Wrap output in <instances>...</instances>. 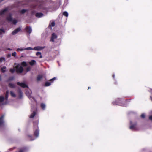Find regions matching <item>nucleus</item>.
Masks as SVG:
<instances>
[{
	"label": "nucleus",
	"mask_w": 152,
	"mask_h": 152,
	"mask_svg": "<svg viewBox=\"0 0 152 152\" xmlns=\"http://www.w3.org/2000/svg\"><path fill=\"white\" fill-rule=\"evenodd\" d=\"M30 69L31 68L30 67H28L26 68V71L27 72L30 71Z\"/></svg>",
	"instance_id": "41"
},
{
	"label": "nucleus",
	"mask_w": 152,
	"mask_h": 152,
	"mask_svg": "<svg viewBox=\"0 0 152 152\" xmlns=\"http://www.w3.org/2000/svg\"><path fill=\"white\" fill-rule=\"evenodd\" d=\"M1 75H0V81H1Z\"/></svg>",
	"instance_id": "46"
},
{
	"label": "nucleus",
	"mask_w": 152,
	"mask_h": 152,
	"mask_svg": "<svg viewBox=\"0 0 152 152\" xmlns=\"http://www.w3.org/2000/svg\"><path fill=\"white\" fill-rule=\"evenodd\" d=\"M55 25V23L54 22H52L49 25V26L50 28H51L52 27H53Z\"/></svg>",
	"instance_id": "27"
},
{
	"label": "nucleus",
	"mask_w": 152,
	"mask_h": 152,
	"mask_svg": "<svg viewBox=\"0 0 152 152\" xmlns=\"http://www.w3.org/2000/svg\"><path fill=\"white\" fill-rule=\"evenodd\" d=\"M12 16V14L9 13L6 17V20L8 22H12L13 24L15 25L17 23V21L15 19H13Z\"/></svg>",
	"instance_id": "2"
},
{
	"label": "nucleus",
	"mask_w": 152,
	"mask_h": 152,
	"mask_svg": "<svg viewBox=\"0 0 152 152\" xmlns=\"http://www.w3.org/2000/svg\"><path fill=\"white\" fill-rule=\"evenodd\" d=\"M31 93L32 92L30 90H28L26 92V94L28 97L31 96Z\"/></svg>",
	"instance_id": "18"
},
{
	"label": "nucleus",
	"mask_w": 152,
	"mask_h": 152,
	"mask_svg": "<svg viewBox=\"0 0 152 152\" xmlns=\"http://www.w3.org/2000/svg\"><path fill=\"white\" fill-rule=\"evenodd\" d=\"M57 38V35L55 33H53L52 34L50 41L54 42V39H56Z\"/></svg>",
	"instance_id": "9"
},
{
	"label": "nucleus",
	"mask_w": 152,
	"mask_h": 152,
	"mask_svg": "<svg viewBox=\"0 0 152 152\" xmlns=\"http://www.w3.org/2000/svg\"><path fill=\"white\" fill-rule=\"evenodd\" d=\"M6 67L5 66H3L1 68V71L2 72L4 73L5 72V69Z\"/></svg>",
	"instance_id": "29"
},
{
	"label": "nucleus",
	"mask_w": 152,
	"mask_h": 152,
	"mask_svg": "<svg viewBox=\"0 0 152 152\" xmlns=\"http://www.w3.org/2000/svg\"><path fill=\"white\" fill-rule=\"evenodd\" d=\"M28 137L30 138L29 140L30 141L33 140L35 139L34 138H32V137L31 136H28Z\"/></svg>",
	"instance_id": "36"
},
{
	"label": "nucleus",
	"mask_w": 152,
	"mask_h": 152,
	"mask_svg": "<svg viewBox=\"0 0 152 152\" xmlns=\"http://www.w3.org/2000/svg\"><path fill=\"white\" fill-rule=\"evenodd\" d=\"M51 83L48 82H47L45 83V86H49L51 85Z\"/></svg>",
	"instance_id": "28"
},
{
	"label": "nucleus",
	"mask_w": 152,
	"mask_h": 152,
	"mask_svg": "<svg viewBox=\"0 0 152 152\" xmlns=\"http://www.w3.org/2000/svg\"><path fill=\"white\" fill-rule=\"evenodd\" d=\"M150 99H151V100L152 101V97H151V96L150 97Z\"/></svg>",
	"instance_id": "49"
},
{
	"label": "nucleus",
	"mask_w": 152,
	"mask_h": 152,
	"mask_svg": "<svg viewBox=\"0 0 152 152\" xmlns=\"http://www.w3.org/2000/svg\"><path fill=\"white\" fill-rule=\"evenodd\" d=\"M21 29V28L20 27H19L17 28L15 30L13 31L12 33V35H15L18 32H19Z\"/></svg>",
	"instance_id": "11"
},
{
	"label": "nucleus",
	"mask_w": 152,
	"mask_h": 152,
	"mask_svg": "<svg viewBox=\"0 0 152 152\" xmlns=\"http://www.w3.org/2000/svg\"><path fill=\"white\" fill-rule=\"evenodd\" d=\"M5 32V31L3 28L0 29V37L2 38V34L4 33Z\"/></svg>",
	"instance_id": "17"
},
{
	"label": "nucleus",
	"mask_w": 152,
	"mask_h": 152,
	"mask_svg": "<svg viewBox=\"0 0 152 152\" xmlns=\"http://www.w3.org/2000/svg\"><path fill=\"white\" fill-rule=\"evenodd\" d=\"M9 94V91L8 90H7L6 91V94H5V98L6 100H7L8 99V95Z\"/></svg>",
	"instance_id": "23"
},
{
	"label": "nucleus",
	"mask_w": 152,
	"mask_h": 152,
	"mask_svg": "<svg viewBox=\"0 0 152 152\" xmlns=\"http://www.w3.org/2000/svg\"><path fill=\"white\" fill-rule=\"evenodd\" d=\"M8 10V8H6L4 10H1L0 11V15H2L4 14V13L7 11Z\"/></svg>",
	"instance_id": "14"
},
{
	"label": "nucleus",
	"mask_w": 152,
	"mask_h": 152,
	"mask_svg": "<svg viewBox=\"0 0 152 152\" xmlns=\"http://www.w3.org/2000/svg\"><path fill=\"white\" fill-rule=\"evenodd\" d=\"M30 49H31V48H29V47L26 48H18L17 50V51H22L24 50H30Z\"/></svg>",
	"instance_id": "13"
},
{
	"label": "nucleus",
	"mask_w": 152,
	"mask_h": 152,
	"mask_svg": "<svg viewBox=\"0 0 152 152\" xmlns=\"http://www.w3.org/2000/svg\"><path fill=\"white\" fill-rule=\"evenodd\" d=\"M28 11L27 10L23 9L19 11V12L22 14H23L25 13L26 12Z\"/></svg>",
	"instance_id": "24"
},
{
	"label": "nucleus",
	"mask_w": 152,
	"mask_h": 152,
	"mask_svg": "<svg viewBox=\"0 0 152 152\" xmlns=\"http://www.w3.org/2000/svg\"><path fill=\"white\" fill-rule=\"evenodd\" d=\"M7 50H12V49H11V48H7Z\"/></svg>",
	"instance_id": "45"
},
{
	"label": "nucleus",
	"mask_w": 152,
	"mask_h": 152,
	"mask_svg": "<svg viewBox=\"0 0 152 152\" xmlns=\"http://www.w3.org/2000/svg\"><path fill=\"white\" fill-rule=\"evenodd\" d=\"M63 15L66 17H68V13L67 12L65 11L63 13Z\"/></svg>",
	"instance_id": "31"
},
{
	"label": "nucleus",
	"mask_w": 152,
	"mask_h": 152,
	"mask_svg": "<svg viewBox=\"0 0 152 152\" xmlns=\"http://www.w3.org/2000/svg\"><path fill=\"white\" fill-rule=\"evenodd\" d=\"M32 101H35V100L34 98L31 96L28 97Z\"/></svg>",
	"instance_id": "33"
},
{
	"label": "nucleus",
	"mask_w": 152,
	"mask_h": 152,
	"mask_svg": "<svg viewBox=\"0 0 152 152\" xmlns=\"http://www.w3.org/2000/svg\"><path fill=\"white\" fill-rule=\"evenodd\" d=\"M118 100L120 101V99L119 98L117 100V101H116L113 102H112V104H116V105H121V103L118 102Z\"/></svg>",
	"instance_id": "16"
},
{
	"label": "nucleus",
	"mask_w": 152,
	"mask_h": 152,
	"mask_svg": "<svg viewBox=\"0 0 152 152\" xmlns=\"http://www.w3.org/2000/svg\"><path fill=\"white\" fill-rule=\"evenodd\" d=\"M115 75L113 74V77L114 78H115Z\"/></svg>",
	"instance_id": "48"
},
{
	"label": "nucleus",
	"mask_w": 152,
	"mask_h": 152,
	"mask_svg": "<svg viewBox=\"0 0 152 152\" xmlns=\"http://www.w3.org/2000/svg\"><path fill=\"white\" fill-rule=\"evenodd\" d=\"M141 117L142 118H145V115L144 114V113L142 114L141 115Z\"/></svg>",
	"instance_id": "40"
},
{
	"label": "nucleus",
	"mask_w": 152,
	"mask_h": 152,
	"mask_svg": "<svg viewBox=\"0 0 152 152\" xmlns=\"http://www.w3.org/2000/svg\"><path fill=\"white\" fill-rule=\"evenodd\" d=\"M25 150V149H23L20 150L19 151V152H24V151Z\"/></svg>",
	"instance_id": "43"
},
{
	"label": "nucleus",
	"mask_w": 152,
	"mask_h": 152,
	"mask_svg": "<svg viewBox=\"0 0 152 152\" xmlns=\"http://www.w3.org/2000/svg\"><path fill=\"white\" fill-rule=\"evenodd\" d=\"M16 53L15 52L12 53V56L15 57L16 56Z\"/></svg>",
	"instance_id": "39"
},
{
	"label": "nucleus",
	"mask_w": 152,
	"mask_h": 152,
	"mask_svg": "<svg viewBox=\"0 0 152 152\" xmlns=\"http://www.w3.org/2000/svg\"><path fill=\"white\" fill-rule=\"evenodd\" d=\"M56 77H54L53 78L50 80V81H53V80H56Z\"/></svg>",
	"instance_id": "42"
},
{
	"label": "nucleus",
	"mask_w": 152,
	"mask_h": 152,
	"mask_svg": "<svg viewBox=\"0 0 152 152\" xmlns=\"http://www.w3.org/2000/svg\"><path fill=\"white\" fill-rule=\"evenodd\" d=\"M14 77L13 76L10 77L8 80V81L13 80L14 79Z\"/></svg>",
	"instance_id": "35"
},
{
	"label": "nucleus",
	"mask_w": 152,
	"mask_h": 152,
	"mask_svg": "<svg viewBox=\"0 0 152 152\" xmlns=\"http://www.w3.org/2000/svg\"><path fill=\"white\" fill-rule=\"evenodd\" d=\"M22 65L24 66H26L27 65L26 63L25 62H23L22 63Z\"/></svg>",
	"instance_id": "37"
},
{
	"label": "nucleus",
	"mask_w": 152,
	"mask_h": 152,
	"mask_svg": "<svg viewBox=\"0 0 152 152\" xmlns=\"http://www.w3.org/2000/svg\"><path fill=\"white\" fill-rule=\"evenodd\" d=\"M23 96V93L21 90L19 91V98L21 99Z\"/></svg>",
	"instance_id": "21"
},
{
	"label": "nucleus",
	"mask_w": 152,
	"mask_h": 152,
	"mask_svg": "<svg viewBox=\"0 0 152 152\" xmlns=\"http://www.w3.org/2000/svg\"><path fill=\"white\" fill-rule=\"evenodd\" d=\"M42 78V76L41 75H38L37 77V80L38 81L40 80Z\"/></svg>",
	"instance_id": "26"
},
{
	"label": "nucleus",
	"mask_w": 152,
	"mask_h": 152,
	"mask_svg": "<svg viewBox=\"0 0 152 152\" xmlns=\"http://www.w3.org/2000/svg\"><path fill=\"white\" fill-rule=\"evenodd\" d=\"M46 1H34L35 5L34 6V8H37V10L39 11L43 10V12H45V10H46V8L43 6V5L46 3Z\"/></svg>",
	"instance_id": "1"
},
{
	"label": "nucleus",
	"mask_w": 152,
	"mask_h": 152,
	"mask_svg": "<svg viewBox=\"0 0 152 152\" xmlns=\"http://www.w3.org/2000/svg\"><path fill=\"white\" fill-rule=\"evenodd\" d=\"M4 115H2L0 117V127H1L4 125V122L3 120V118Z\"/></svg>",
	"instance_id": "8"
},
{
	"label": "nucleus",
	"mask_w": 152,
	"mask_h": 152,
	"mask_svg": "<svg viewBox=\"0 0 152 152\" xmlns=\"http://www.w3.org/2000/svg\"><path fill=\"white\" fill-rule=\"evenodd\" d=\"M9 86L11 88H14L16 87V85L15 84L12 83H10L9 84Z\"/></svg>",
	"instance_id": "19"
},
{
	"label": "nucleus",
	"mask_w": 152,
	"mask_h": 152,
	"mask_svg": "<svg viewBox=\"0 0 152 152\" xmlns=\"http://www.w3.org/2000/svg\"><path fill=\"white\" fill-rule=\"evenodd\" d=\"M17 84L18 86H20L23 88L28 87V86L24 83L18 82L17 83Z\"/></svg>",
	"instance_id": "10"
},
{
	"label": "nucleus",
	"mask_w": 152,
	"mask_h": 152,
	"mask_svg": "<svg viewBox=\"0 0 152 152\" xmlns=\"http://www.w3.org/2000/svg\"><path fill=\"white\" fill-rule=\"evenodd\" d=\"M45 47H41L40 46H37L35 47L34 48H32L31 47H29V48H31L30 49V50H35L37 51H40L41 50L43 49H44L45 48Z\"/></svg>",
	"instance_id": "5"
},
{
	"label": "nucleus",
	"mask_w": 152,
	"mask_h": 152,
	"mask_svg": "<svg viewBox=\"0 0 152 152\" xmlns=\"http://www.w3.org/2000/svg\"><path fill=\"white\" fill-rule=\"evenodd\" d=\"M36 11L35 10H33L32 11L31 13L32 15H34V13H36Z\"/></svg>",
	"instance_id": "44"
},
{
	"label": "nucleus",
	"mask_w": 152,
	"mask_h": 152,
	"mask_svg": "<svg viewBox=\"0 0 152 152\" xmlns=\"http://www.w3.org/2000/svg\"><path fill=\"white\" fill-rule=\"evenodd\" d=\"M130 126L129 128L130 129L133 130H137V128L136 126V124H132V122L130 121Z\"/></svg>",
	"instance_id": "6"
},
{
	"label": "nucleus",
	"mask_w": 152,
	"mask_h": 152,
	"mask_svg": "<svg viewBox=\"0 0 152 152\" xmlns=\"http://www.w3.org/2000/svg\"><path fill=\"white\" fill-rule=\"evenodd\" d=\"M26 32L29 34L32 32V28L30 27L26 26Z\"/></svg>",
	"instance_id": "12"
},
{
	"label": "nucleus",
	"mask_w": 152,
	"mask_h": 152,
	"mask_svg": "<svg viewBox=\"0 0 152 152\" xmlns=\"http://www.w3.org/2000/svg\"><path fill=\"white\" fill-rule=\"evenodd\" d=\"M15 70L14 69H10V72L12 73H13L15 72Z\"/></svg>",
	"instance_id": "38"
},
{
	"label": "nucleus",
	"mask_w": 152,
	"mask_h": 152,
	"mask_svg": "<svg viewBox=\"0 0 152 152\" xmlns=\"http://www.w3.org/2000/svg\"><path fill=\"white\" fill-rule=\"evenodd\" d=\"M8 57H11V55H10V54H9V55H8Z\"/></svg>",
	"instance_id": "47"
},
{
	"label": "nucleus",
	"mask_w": 152,
	"mask_h": 152,
	"mask_svg": "<svg viewBox=\"0 0 152 152\" xmlns=\"http://www.w3.org/2000/svg\"><path fill=\"white\" fill-rule=\"evenodd\" d=\"M35 16L38 18H40L43 16V14L41 13H36L35 14Z\"/></svg>",
	"instance_id": "15"
},
{
	"label": "nucleus",
	"mask_w": 152,
	"mask_h": 152,
	"mask_svg": "<svg viewBox=\"0 0 152 152\" xmlns=\"http://www.w3.org/2000/svg\"><path fill=\"white\" fill-rule=\"evenodd\" d=\"M16 69L17 72L21 73L22 72L23 69V67L20 64H18L16 66Z\"/></svg>",
	"instance_id": "4"
},
{
	"label": "nucleus",
	"mask_w": 152,
	"mask_h": 152,
	"mask_svg": "<svg viewBox=\"0 0 152 152\" xmlns=\"http://www.w3.org/2000/svg\"><path fill=\"white\" fill-rule=\"evenodd\" d=\"M5 61V58L4 57H1L0 58V62H2L3 61Z\"/></svg>",
	"instance_id": "34"
},
{
	"label": "nucleus",
	"mask_w": 152,
	"mask_h": 152,
	"mask_svg": "<svg viewBox=\"0 0 152 152\" xmlns=\"http://www.w3.org/2000/svg\"><path fill=\"white\" fill-rule=\"evenodd\" d=\"M41 107L44 110L45 107V105L44 104L42 103L41 105Z\"/></svg>",
	"instance_id": "30"
},
{
	"label": "nucleus",
	"mask_w": 152,
	"mask_h": 152,
	"mask_svg": "<svg viewBox=\"0 0 152 152\" xmlns=\"http://www.w3.org/2000/svg\"><path fill=\"white\" fill-rule=\"evenodd\" d=\"M36 63V62L34 60H32L29 62V64L30 65L32 66L35 64Z\"/></svg>",
	"instance_id": "22"
},
{
	"label": "nucleus",
	"mask_w": 152,
	"mask_h": 152,
	"mask_svg": "<svg viewBox=\"0 0 152 152\" xmlns=\"http://www.w3.org/2000/svg\"><path fill=\"white\" fill-rule=\"evenodd\" d=\"M151 93H152V89L151 90Z\"/></svg>",
	"instance_id": "50"
},
{
	"label": "nucleus",
	"mask_w": 152,
	"mask_h": 152,
	"mask_svg": "<svg viewBox=\"0 0 152 152\" xmlns=\"http://www.w3.org/2000/svg\"><path fill=\"white\" fill-rule=\"evenodd\" d=\"M10 94L12 97H16V94L13 91H10Z\"/></svg>",
	"instance_id": "25"
},
{
	"label": "nucleus",
	"mask_w": 152,
	"mask_h": 152,
	"mask_svg": "<svg viewBox=\"0 0 152 152\" xmlns=\"http://www.w3.org/2000/svg\"><path fill=\"white\" fill-rule=\"evenodd\" d=\"M36 55L37 56H39V58H42V55L41 53L40 52H37L36 53Z\"/></svg>",
	"instance_id": "20"
},
{
	"label": "nucleus",
	"mask_w": 152,
	"mask_h": 152,
	"mask_svg": "<svg viewBox=\"0 0 152 152\" xmlns=\"http://www.w3.org/2000/svg\"><path fill=\"white\" fill-rule=\"evenodd\" d=\"M34 128L35 130L34 133V135L36 137H38L39 135V130L38 129V124L37 122H34Z\"/></svg>",
	"instance_id": "3"
},
{
	"label": "nucleus",
	"mask_w": 152,
	"mask_h": 152,
	"mask_svg": "<svg viewBox=\"0 0 152 152\" xmlns=\"http://www.w3.org/2000/svg\"><path fill=\"white\" fill-rule=\"evenodd\" d=\"M4 99V98L3 96H0V102H2L3 101Z\"/></svg>",
	"instance_id": "32"
},
{
	"label": "nucleus",
	"mask_w": 152,
	"mask_h": 152,
	"mask_svg": "<svg viewBox=\"0 0 152 152\" xmlns=\"http://www.w3.org/2000/svg\"><path fill=\"white\" fill-rule=\"evenodd\" d=\"M36 107H32V110L33 111L32 113L30 115V118H34L35 116V115L36 113Z\"/></svg>",
	"instance_id": "7"
},
{
	"label": "nucleus",
	"mask_w": 152,
	"mask_h": 152,
	"mask_svg": "<svg viewBox=\"0 0 152 152\" xmlns=\"http://www.w3.org/2000/svg\"><path fill=\"white\" fill-rule=\"evenodd\" d=\"M90 88V87H88V89H89Z\"/></svg>",
	"instance_id": "51"
}]
</instances>
